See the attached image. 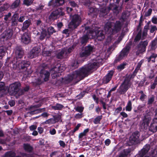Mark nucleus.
Returning a JSON list of instances; mask_svg holds the SVG:
<instances>
[{"mask_svg": "<svg viewBox=\"0 0 157 157\" xmlns=\"http://www.w3.org/2000/svg\"><path fill=\"white\" fill-rule=\"evenodd\" d=\"M121 24L119 21H116L115 23L112 22H107L104 27L105 32L103 30H98L97 32L93 30H90L89 33L87 35H85L82 38V44L86 42L88 39L93 38L95 36L98 40H101L105 37V33L112 35L119 31L121 28Z\"/></svg>", "mask_w": 157, "mask_h": 157, "instance_id": "1", "label": "nucleus"}, {"mask_svg": "<svg viewBox=\"0 0 157 157\" xmlns=\"http://www.w3.org/2000/svg\"><path fill=\"white\" fill-rule=\"evenodd\" d=\"M102 60L100 57L91 61L87 65H85L79 70L75 71L66 76L64 78L66 82H69L73 80H76L79 81L85 77L92 70H95L102 64Z\"/></svg>", "mask_w": 157, "mask_h": 157, "instance_id": "2", "label": "nucleus"}, {"mask_svg": "<svg viewBox=\"0 0 157 157\" xmlns=\"http://www.w3.org/2000/svg\"><path fill=\"white\" fill-rule=\"evenodd\" d=\"M15 62V61L14 60V62H13L14 68H16L18 67L20 69L22 70V71L24 72L25 75L30 74L32 73L31 71H27V67L29 66L30 64L29 62L25 61H19L18 62L16 61V63Z\"/></svg>", "mask_w": 157, "mask_h": 157, "instance_id": "3", "label": "nucleus"}, {"mask_svg": "<svg viewBox=\"0 0 157 157\" xmlns=\"http://www.w3.org/2000/svg\"><path fill=\"white\" fill-rule=\"evenodd\" d=\"M20 83L18 82H16L11 84L9 87L8 91L10 94L15 95L17 94L20 89Z\"/></svg>", "mask_w": 157, "mask_h": 157, "instance_id": "4", "label": "nucleus"}, {"mask_svg": "<svg viewBox=\"0 0 157 157\" xmlns=\"http://www.w3.org/2000/svg\"><path fill=\"white\" fill-rule=\"evenodd\" d=\"M81 18L78 15H75L72 17V20L69 25L70 28H75L81 22Z\"/></svg>", "mask_w": 157, "mask_h": 157, "instance_id": "5", "label": "nucleus"}, {"mask_svg": "<svg viewBox=\"0 0 157 157\" xmlns=\"http://www.w3.org/2000/svg\"><path fill=\"white\" fill-rule=\"evenodd\" d=\"M65 67L63 66H56L51 69L50 71V73L51 75H55L52 76V77L55 78L57 76V74H56L57 73H60L64 71L65 70Z\"/></svg>", "mask_w": 157, "mask_h": 157, "instance_id": "6", "label": "nucleus"}, {"mask_svg": "<svg viewBox=\"0 0 157 157\" xmlns=\"http://www.w3.org/2000/svg\"><path fill=\"white\" fill-rule=\"evenodd\" d=\"M151 120V118L149 116H144L140 122V125L141 128L146 129L148 126Z\"/></svg>", "mask_w": 157, "mask_h": 157, "instance_id": "7", "label": "nucleus"}, {"mask_svg": "<svg viewBox=\"0 0 157 157\" xmlns=\"http://www.w3.org/2000/svg\"><path fill=\"white\" fill-rule=\"evenodd\" d=\"M130 49V47L129 46H127L123 48L119 57L116 58V60L119 61L126 57L129 53Z\"/></svg>", "mask_w": 157, "mask_h": 157, "instance_id": "8", "label": "nucleus"}, {"mask_svg": "<svg viewBox=\"0 0 157 157\" xmlns=\"http://www.w3.org/2000/svg\"><path fill=\"white\" fill-rule=\"evenodd\" d=\"M130 49V47L129 46H127L123 48L119 57L116 58V60L119 61L126 57L129 53Z\"/></svg>", "mask_w": 157, "mask_h": 157, "instance_id": "9", "label": "nucleus"}, {"mask_svg": "<svg viewBox=\"0 0 157 157\" xmlns=\"http://www.w3.org/2000/svg\"><path fill=\"white\" fill-rule=\"evenodd\" d=\"M40 51V49L38 47H34L29 53L28 57L29 58L31 59L34 58L38 55Z\"/></svg>", "mask_w": 157, "mask_h": 157, "instance_id": "10", "label": "nucleus"}, {"mask_svg": "<svg viewBox=\"0 0 157 157\" xmlns=\"http://www.w3.org/2000/svg\"><path fill=\"white\" fill-rule=\"evenodd\" d=\"M64 14L63 12L60 8H58L57 10L53 11L49 17L50 19H56L60 15H63Z\"/></svg>", "mask_w": 157, "mask_h": 157, "instance_id": "11", "label": "nucleus"}, {"mask_svg": "<svg viewBox=\"0 0 157 157\" xmlns=\"http://www.w3.org/2000/svg\"><path fill=\"white\" fill-rule=\"evenodd\" d=\"M93 50V48L90 46L86 47L85 48V50L80 54L81 57H86L89 56L92 52Z\"/></svg>", "mask_w": 157, "mask_h": 157, "instance_id": "12", "label": "nucleus"}, {"mask_svg": "<svg viewBox=\"0 0 157 157\" xmlns=\"http://www.w3.org/2000/svg\"><path fill=\"white\" fill-rule=\"evenodd\" d=\"M148 44V42L147 41H144L140 42L138 48V51L136 52L137 54H139L144 52L145 51L146 46Z\"/></svg>", "mask_w": 157, "mask_h": 157, "instance_id": "13", "label": "nucleus"}, {"mask_svg": "<svg viewBox=\"0 0 157 157\" xmlns=\"http://www.w3.org/2000/svg\"><path fill=\"white\" fill-rule=\"evenodd\" d=\"M21 41L25 44H28L30 42V35L28 33H24L21 36Z\"/></svg>", "mask_w": 157, "mask_h": 157, "instance_id": "14", "label": "nucleus"}, {"mask_svg": "<svg viewBox=\"0 0 157 157\" xmlns=\"http://www.w3.org/2000/svg\"><path fill=\"white\" fill-rule=\"evenodd\" d=\"M150 147V146L149 145H145L141 150L139 156L137 157H147L146 155V154L149 150Z\"/></svg>", "mask_w": 157, "mask_h": 157, "instance_id": "15", "label": "nucleus"}, {"mask_svg": "<svg viewBox=\"0 0 157 157\" xmlns=\"http://www.w3.org/2000/svg\"><path fill=\"white\" fill-rule=\"evenodd\" d=\"M149 130L154 132L157 130V118H154L149 128Z\"/></svg>", "mask_w": 157, "mask_h": 157, "instance_id": "16", "label": "nucleus"}, {"mask_svg": "<svg viewBox=\"0 0 157 157\" xmlns=\"http://www.w3.org/2000/svg\"><path fill=\"white\" fill-rule=\"evenodd\" d=\"M129 81L126 78L124 82L120 87L121 93L125 92L128 89V85Z\"/></svg>", "mask_w": 157, "mask_h": 157, "instance_id": "17", "label": "nucleus"}, {"mask_svg": "<svg viewBox=\"0 0 157 157\" xmlns=\"http://www.w3.org/2000/svg\"><path fill=\"white\" fill-rule=\"evenodd\" d=\"M12 35V30L11 29H7L3 33L2 36L6 39H10Z\"/></svg>", "mask_w": 157, "mask_h": 157, "instance_id": "18", "label": "nucleus"}, {"mask_svg": "<svg viewBox=\"0 0 157 157\" xmlns=\"http://www.w3.org/2000/svg\"><path fill=\"white\" fill-rule=\"evenodd\" d=\"M64 3V0H53L51 1L48 3L49 6L52 5L54 6H58L63 4Z\"/></svg>", "mask_w": 157, "mask_h": 157, "instance_id": "19", "label": "nucleus"}, {"mask_svg": "<svg viewBox=\"0 0 157 157\" xmlns=\"http://www.w3.org/2000/svg\"><path fill=\"white\" fill-rule=\"evenodd\" d=\"M139 136V133L138 132H136L133 133L132 135L130 137L129 140L131 143H133L134 142L138 140Z\"/></svg>", "mask_w": 157, "mask_h": 157, "instance_id": "20", "label": "nucleus"}, {"mask_svg": "<svg viewBox=\"0 0 157 157\" xmlns=\"http://www.w3.org/2000/svg\"><path fill=\"white\" fill-rule=\"evenodd\" d=\"M147 30H146L143 32L142 37L141 32L140 31L139 32L135 38V41H137L139 40L141 38L142 39H144L147 35Z\"/></svg>", "mask_w": 157, "mask_h": 157, "instance_id": "21", "label": "nucleus"}, {"mask_svg": "<svg viewBox=\"0 0 157 157\" xmlns=\"http://www.w3.org/2000/svg\"><path fill=\"white\" fill-rule=\"evenodd\" d=\"M113 71H110L106 75L104 79V82L107 83L111 79L113 75Z\"/></svg>", "mask_w": 157, "mask_h": 157, "instance_id": "22", "label": "nucleus"}, {"mask_svg": "<svg viewBox=\"0 0 157 157\" xmlns=\"http://www.w3.org/2000/svg\"><path fill=\"white\" fill-rule=\"evenodd\" d=\"M31 24V21L30 19H28L25 21L23 23L22 30L24 31Z\"/></svg>", "mask_w": 157, "mask_h": 157, "instance_id": "23", "label": "nucleus"}, {"mask_svg": "<svg viewBox=\"0 0 157 157\" xmlns=\"http://www.w3.org/2000/svg\"><path fill=\"white\" fill-rule=\"evenodd\" d=\"M9 6H10L9 4H6L0 7V18L2 17L3 15V12L5 10H7Z\"/></svg>", "mask_w": 157, "mask_h": 157, "instance_id": "24", "label": "nucleus"}, {"mask_svg": "<svg viewBox=\"0 0 157 157\" xmlns=\"http://www.w3.org/2000/svg\"><path fill=\"white\" fill-rule=\"evenodd\" d=\"M44 73V74L41 73V75L42 78H43L45 81H47L48 79V78L49 76V73L48 71H41Z\"/></svg>", "mask_w": 157, "mask_h": 157, "instance_id": "25", "label": "nucleus"}, {"mask_svg": "<svg viewBox=\"0 0 157 157\" xmlns=\"http://www.w3.org/2000/svg\"><path fill=\"white\" fill-rule=\"evenodd\" d=\"M45 37L48 38L50 36L49 35H48L47 32L46 30H43L41 32V35L40 37V39L41 40H43Z\"/></svg>", "mask_w": 157, "mask_h": 157, "instance_id": "26", "label": "nucleus"}, {"mask_svg": "<svg viewBox=\"0 0 157 157\" xmlns=\"http://www.w3.org/2000/svg\"><path fill=\"white\" fill-rule=\"evenodd\" d=\"M6 89L5 86V84L2 82H0V97L3 95L2 92H4Z\"/></svg>", "mask_w": 157, "mask_h": 157, "instance_id": "27", "label": "nucleus"}, {"mask_svg": "<svg viewBox=\"0 0 157 157\" xmlns=\"http://www.w3.org/2000/svg\"><path fill=\"white\" fill-rule=\"evenodd\" d=\"M23 54V51L21 49L17 50L16 52V55L17 58H21Z\"/></svg>", "mask_w": 157, "mask_h": 157, "instance_id": "28", "label": "nucleus"}, {"mask_svg": "<svg viewBox=\"0 0 157 157\" xmlns=\"http://www.w3.org/2000/svg\"><path fill=\"white\" fill-rule=\"evenodd\" d=\"M89 129L88 128H87L85 129L83 132L80 133L78 136V137L80 140H82V138L84 136H85L86 134L88 132Z\"/></svg>", "mask_w": 157, "mask_h": 157, "instance_id": "29", "label": "nucleus"}, {"mask_svg": "<svg viewBox=\"0 0 157 157\" xmlns=\"http://www.w3.org/2000/svg\"><path fill=\"white\" fill-rule=\"evenodd\" d=\"M63 107V106L60 104H57L56 105L52 106V108L55 110H60Z\"/></svg>", "mask_w": 157, "mask_h": 157, "instance_id": "30", "label": "nucleus"}, {"mask_svg": "<svg viewBox=\"0 0 157 157\" xmlns=\"http://www.w3.org/2000/svg\"><path fill=\"white\" fill-rule=\"evenodd\" d=\"M15 153L13 151H10L6 153L5 155V156L6 157H14L15 156ZM16 157H21L20 156H18Z\"/></svg>", "mask_w": 157, "mask_h": 157, "instance_id": "31", "label": "nucleus"}, {"mask_svg": "<svg viewBox=\"0 0 157 157\" xmlns=\"http://www.w3.org/2000/svg\"><path fill=\"white\" fill-rule=\"evenodd\" d=\"M20 0H16L11 6V8L14 9L17 7L20 3Z\"/></svg>", "mask_w": 157, "mask_h": 157, "instance_id": "32", "label": "nucleus"}, {"mask_svg": "<svg viewBox=\"0 0 157 157\" xmlns=\"http://www.w3.org/2000/svg\"><path fill=\"white\" fill-rule=\"evenodd\" d=\"M42 109H36L32 110L31 111L29 112L28 113V115L30 116L33 114H34L40 113L41 112V110Z\"/></svg>", "mask_w": 157, "mask_h": 157, "instance_id": "33", "label": "nucleus"}, {"mask_svg": "<svg viewBox=\"0 0 157 157\" xmlns=\"http://www.w3.org/2000/svg\"><path fill=\"white\" fill-rule=\"evenodd\" d=\"M56 118H52L49 119L46 121L45 123L46 124H52L55 123L56 122V120L55 119Z\"/></svg>", "mask_w": 157, "mask_h": 157, "instance_id": "34", "label": "nucleus"}, {"mask_svg": "<svg viewBox=\"0 0 157 157\" xmlns=\"http://www.w3.org/2000/svg\"><path fill=\"white\" fill-rule=\"evenodd\" d=\"M101 115L99 116L96 117L94 121V123L95 124H97L100 123V121L102 118Z\"/></svg>", "mask_w": 157, "mask_h": 157, "instance_id": "35", "label": "nucleus"}, {"mask_svg": "<svg viewBox=\"0 0 157 157\" xmlns=\"http://www.w3.org/2000/svg\"><path fill=\"white\" fill-rule=\"evenodd\" d=\"M56 31L54 28L52 27H50L48 29L47 33L50 37L51 35L52 34L54 33Z\"/></svg>", "mask_w": 157, "mask_h": 157, "instance_id": "36", "label": "nucleus"}, {"mask_svg": "<svg viewBox=\"0 0 157 157\" xmlns=\"http://www.w3.org/2000/svg\"><path fill=\"white\" fill-rule=\"evenodd\" d=\"M132 109V103L131 101H128L127 106L126 107V110L130 111Z\"/></svg>", "mask_w": 157, "mask_h": 157, "instance_id": "37", "label": "nucleus"}, {"mask_svg": "<svg viewBox=\"0 0 157 157\" xmlns=\"http://www.w3.org/2000/svg\"><path fill=\"white\" fill-rule=\"evenodd\" d=\"M5 49L2 47H0V59H2L5 56Z\"/></svg>", "mask_w": 157, "mask_h": 157, "instance_id": "38", "label": "nucleus"}, {"mask_svg": "<svg viewBox=\"0 0 157 157\" xmlns=\"http://www.w3.org/2000/svg\"><path fill=\"white\" fill-rule=\"evenodd\" d=\"M66 52L65 49H63L60 52H59L57 56V57L59 59H61L63 57L64 54L65 52Z\"/></svg>", "mask_w": 157, "mask_h": 157, "instance_id": "39", "label": "nucleus"}, {"mask_svg": "<svg viewBox=\"0 0 157 157\" xmlns=\"http://www.w3.org/2000/svg\"><path fill=\"white\" fill-rule=\"evenodd\" d=\"M24 148L25 151L29 152L31 151L32 150V147L28 144H24Z\"/></svg>", "mask_w": 157, "mask_h": 157, "instance_id": "40", "label": "nucleus"}, {"mask_svg": "<svg viewBox=\"0 0 157 157\" xmlns=\"http://www.w3.org/2000/svg\"><path fill=\"white\" fill-rule=\"evenodd\" d=\"M157 56V54H153L148 59V62H149L150 61H151L153 62H155V58Z\"/></svg>", "mask_w": 157, "mask_h": 157, "instance_id": "41", "label": "nucleus"}, {"mask_svg": "<svg viewBox=\"0 0 157 157\" xmlns=\"http://www.w3.org/2000/svg\"><path fill=\"white\" fill-rule=\"evenodd\" d=\"M33 0H24L23 3L25 5L29 6L33 2Z\"/></svg>", "mask_w": 157, "mask_h": 157, "instance_id": "42", "label": "nucleus"}, {"mask_svg": "<svg viewBox=\"0 0 157 157\" xmlns=\"http://www.w3.org/2000/svg\"><path fill=\"white\" fill-rule=\"evenodd\" d=\"M127 150H124V153L121 154L119 157H126L127 155L129 153V151H126Z\"/></svg>", "mask_w": 157, "mask_h": 157, "instance_id": "43", "label": "nucleus"}, {"mask_svg": "<svg viewBox=\"0 0 157 157\" xmlns=\"http://www.w3.org/2000/svg\"><path fill=\"white\" fill-rule=\"evenodd\" d=\"M51 53V52L46 51L45 49H44L42 51V54L44 56H49Z\"/></svg>", "mask_w": 157, "mask_h": 157, "instance_id": "44", "label": "nucleus"}, {"mask_svg": "<svg viewBox=\"0 0 157 157\" xmlns=\"http://www.w3.org/2000/svg\"><path fill=\"white\" fill-rule=\"evenodd\" d=\"M75 109L76 111L81 113L83 111L84 108L81 106H78L75 107Z\"/></svg>", "mask_w": 157, "mask_h": 157, "instance_id": "45", "label": "nucleus"}, {"mask_svg": "<svg viewBox=\"0 0 157 157\" xmlns=\"http://www.w3.org/2000/svg\"><path fill=\"white\" fill-rule=\"evenodd\" d=\"M125 65L126 64L125 63L121 64L118 66L117 67V68L118 70L121 71L124 68Z\"/></svg>", "mask_w": 157, "mask_h": 157, "instance_id": "46", "label": "nucleus"}, {"mask_svg": "<svg viewBox=\"0 0 157 157\" xmlns=\"http://www.w3.org/2000/svg\"><path fill=\"white\" fill-rule=\"evenodd\" d=\"M83 117L82 114L81 113H77L75 116V118L76 119H80Z\"/></svg>", "mask_w": 157, "mask_h": 157, "instance_id": "47", "label": "nucleus"}, {"mask_svg": "<svg viewBox=\"0 0 157 157\" xmlns=\"http://www.w3.org/2000/svg\"><path fill=\"white\" fill-rule=\"evenodd\" d=\"M152 10L151 9H149L145 13V16H150L152 12Z\"/></svg>", "mask_w": 157, "mask_h": 157, "instance_id": "48", "label": "nucleus"}, {"mask_svg": "<svg viewBox=\"0 0 157 157\" xmlns=\"http://www.w3.org/2000/svg\"><path fill=\"white\" fill-rule=\"evenodd\" d=\"M78 62L77 61H74V62L72 63V67L75 68H77L78 67Z\"/></svg>", "mask_w": 157, "mask_h": 157, "instance_id": "49", "label": "nucleus"}, {"mask_svg": "<svg viewBox=\"0 0 157 157\" xmlns=\"http://www.w3.org/2000/svg\"><path fill=\"white\" fill-rule=\"evenodd\" d=\"M11 15V14L10 13H9L7 15L5 16V17L4 18V19L6 21H7L8 18L10 17Z\"/></svg>", "mask_w": 157, "mask_h": 157, "instance_id": "50", "label": "nucleus"}, {"mask_svg": "<svg viewBox=\"0 0 157 157\" xmlns=\"http://www.w3.org/2000/svg\"><path fill=\"white\" fill-rule=\"evenodd\" d=\"M155 30H157V28L156 26H151L150 32L151 33H153Z\"/></svg>", "mask_w": 157, "mask_h": 157, "instance_id": "51", "label": "nucleus"}, {"mask_svg": "<svg viewBox=\"0 0 157 157\" xmlns=\"http://www.w3.org/2000/svg\"><path fill=\"white\" fill-rule=\"evenodd\" d=\"M154 98L153 97H151L148 100V104H151L154 101Z\"/></svg>", "mask_w": 157, "mask_h": 157, "instance_id": "52", "label": "nucleus"}, {"mask_svg": "<svg viewBox=\"0 0 157 157\" xmlns=\"http://www.w3.org/2000/svg\"><path fill=\"white\" fill-rule=\"evenodd\" d=\"M49 132L52 135H54L56 133V130L54 128L52 129H51L50 130Z\"/></svg>", "mask_w": 157, "mask_h": 157, "instance_id": "53", "label": "nucleus"}, {"mask_svg": "<svg viewBox=\"0 0 157 157\" xmlns=\"http://www.w3.org/2000/svg\"><path fill=\"white\" fill-rule=\"evenodd\" d=\"M81 124H77V125L75 127V128H74L73 132H75L76 131L78 130Z\"/></svg>", "mask_w": 157, "mask_h": 157, "instance_id": "54", "label": "nucleus"}, {"mask_svg": "<svg viewBox=\"0 0 157 157\" xmlns=\"http://www.w3.org/2000/svg\"><path fill=\"white\" fill-rule=\"evenodd\" d=\"M152 21L154 24H157V18L155 17H153L152 19Z\"/></svg>", "mask_w": 157, "mask_h": 157, "instance_id": "55", "label": "nucleus"}, {"mask_svg": "<svg viewBox=\"0 0 157 157\" xmlns=\"http://www.w3.org/2000/svg\"><path fill=\"white\" fill-rule=\"evenodd\" d=\"M9 104L11 106H13L15 105V102L14 101L11 100L9 102Z\"/></svg>", "mask_w": 157, "mask_h": 157, "instance_id": "56", "label": "nucleus"}, {"mask_svg": "<svg viewBox=\"0 0 157 157\" xmlns=\"http://www.w3.org/2000/svg\"><path fill=\"white\" fill-rule=\"evenodd\" d=\"M25 20V17L24 16H21L19 18L18 21L19 22H21Z\"/></svg>", "mask_w": 157, "mask_h": 157, "instance_id": "57", "label": "nucleus"}, {"mask_svg": "<svg viewBox=\"0 0 157 157\" xmlns=\"http://www.w3.org/2000/svg\"><path fill=\"white\" fill-rule=\"evenodd\" d=\"M105 144L107 146L109 145L110 143V140L109 139H107L105 141Z\"/></svg>", "mask_w": 157, "mask_h": 157, "instance_id": "58", "label": "nucleus"}, {"mask_svg": "<svg viewBox=\"0 0 157 157\" xmlns=\"http://www.w3.org/2000/svg\"><path fill=\"white\" fill-rule=\"evenodd\" d=\"M59 144L60 146L64 147H65V143L63 141L60 140L59 142Z\"/></svg>", "mask_w": 157, "mask_h": 157, "instance_id": "59", "label": "nucleus"}, {"mask_svg": "<svg viewBox=\"0 0 157 157\" xmlns=\"http://www.w3.org/2000/svg\"><path fill=\"white\" fill-rule=\"evenodd\" d=\"M37 127L35 125H32L29 127V128L31 130H33L36 129Z\"/></svg>", "mask_w": 157, "mask_h": 157, "instance_id": "60", "label": "nucleus"}, {"mask_svg": "<svg viewBox=\"0 0 157 157\" xmlns=\"http://www.w3.org/2000/svg\"><path fill=\"white\" fill-rule=\"evenodd\" d=\"M49 115V114H48L46 112H44L41 114V116L43 117H47Z\"/></svg>", "mask_w": 157, "mask_h": 157, "instance_id": "61", "label": "nucleus"}, {"mask_svg": "<svg viewBox=\"0 0 157 157\" xmlns=\"http://www.w3.org/2000/svg\"><path fill=\"white\" fill-rule=\"evenodd\" d=\"M121 115L123 117L126 118L127 117L128 115L124 112H122L121 113Z\"/></svg>", "mask_w": 157, "mask_h": 157, "instance_id": "62", "label": "nucleus"}, {"mask_svg": "<svg viewBox=\"0 0 157 157\" xmlns=\"http://www.w3.org/2000/svg\"><path fill=\"white\" fill-rule=\"evenodd\" d=\"M37 129L40 133H42L43 132V129L41 127H38Z\"/></svg>", "mask_w": 157, "mask_h": 157, "instance_id": "63", "label": "nucleus"}, {"mask_svg": "<svg viewBox=\"0 0 157 157\" xmlns=\"http://www.w3.org/2000/svg\"><path fill=\"white\" fill-rule=\"evenodd\" d=\"M143 63V61L142 60H141L140 62L138 63L136 67H138V68H140Z\"/></svg>", "mask_w": 157, "mask_h": 157, "instance_id": "64", "label": "nucleus"}]
</instances>
